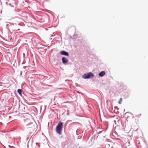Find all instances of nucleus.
I'll list each match as a JSON object with an SVG mask.
<instances>
[{
    "label": "nucleus",
    "instance_id": "nucleus-5",
    "mask_svg": "<svg viewBox=\"0 0 148 148\" xmlns=\"http://www.w3.org/2000/svg\"><path fill=\"white\" fill-rule=\"evenodd\" d=\"M105 75V73L104 71H102L100 72L99 74V75L101 77Z\"/></svg>",
    "mask_w": 148,
    "mask_h": 148
},
{
    "label": "nucleus",
    "instance_id": "nucleus-3",
    "mask_svg": "<svg viewBox=\"0 0 148 148\" xmlns=\"http://www.w3.org/2000/svg\"><path fill=\"white\" fill-rule=\"evenodd\" d=\"M60 53L61 55H64L67 56H68L69 55L68 53L66 51H62Z\"/></svg>",
    "mask_w": 148,
    "mask_h": 148
},
{
    "label": "nucleus",
    "instance_id": "nucleus-2",
    "mask_svg": "<svg viewBox=\"0 0 148 148\" xmlns=\"http://www.w3.org/2000/svg\"><path fill=\"white\" fill-rule=\"evenodd\" d=\"M93 77V74L91 72L85 74L83 76V77L84 79L89 78Z\"/></svg>",
    "mask_w": 148,
    "mask_h": 148
},
{
    "label": "nucleus",
    "instance_id": "nucleus-1",
    "mask_svg": "<svg viewBox=\"0 0 148 148\" xmlns=\"http://www.w3.org/2000/svg\"><path fill=\"white\" fill-rule=\"evenodd\" d=\"M63 125V123L61 121L59 122L56 128V131L60 135L61 134V130Z\"/></svg>",
    "mask_w": 148,
    "mask_h": 148
},
{
    "label": "nucleus",
    "instance_id": "nucleus-4",
    "mask_svg": "<svg viewBox=\"0 0 148 148\" xmlns=\"http://www.w3.org/2000/svg\"><path fill=\"white\" fill-rule=\"evenodd\" d=\"M62 60L63 63L64 64L68 62V60L66 58L64 57L62 58Z\"/></svg>",
    "mask_w": 148,
    "mask_h": 148
},
{
    "label": "nucleus",
    "instance_id": "nucleus-7",
    "mask_svg": "<svg viewBox=\"0 0 148 148\" xmlns=\"http://www.w3.org/2000/svg\"><path fill=\"white\" fill-rule=\"evenodd\" d=\"M122 101V98H121L118 101V103L119 104H121V103Z\"/></svg>",
    "mask_w": 148,
    "mask_h": 148
},
{
    "label": "nucleus",
    "instance_id": "nucleus-6",
    "mask_svg": "<svg viewBox=\"0 0 148 148\" xmlns=\"http://www.w3.org/2000/svg\"><path fill=\"white\" fill-rule=\"evenodd\" d=\"M18 92L20 95L21 94L22 90L21 89H18L17 90Z\"/></svg>",
    "mask_w": 148,
    "mask_h": 148
}]
</instances>
